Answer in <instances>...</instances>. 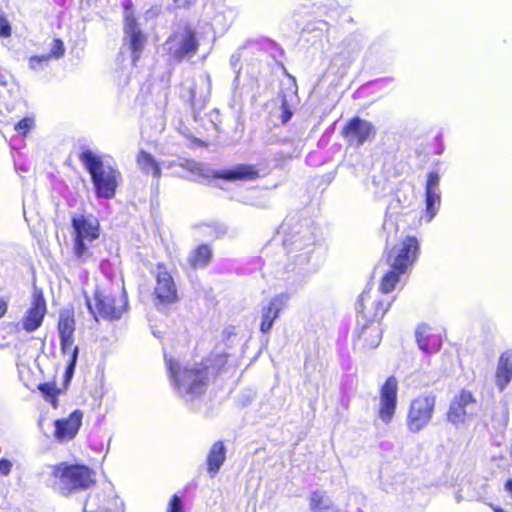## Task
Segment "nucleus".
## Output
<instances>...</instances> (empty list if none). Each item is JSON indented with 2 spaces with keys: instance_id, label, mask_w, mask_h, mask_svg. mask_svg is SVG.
I'll return each instance as SVG.
<instances>
[{
  "instance_id": "nucleus-1",
  "label": "nucleus",
  "mask_w": 512,
  "mask_h": 512,
  "mask_svg": "<svg viewBox=\"0 0 512 512\" xmlns=\"http://www.w3.org/2000/svg\"><path fill=\"white\" fill-rule=\"evenodd\" d=\"M174 387L186 402L201 396L209 383L208 366L204 363H193L180 366L172 359L166 360Z\"/></svg>"
},
{
  "instance_id": "nucleus-2",
  "label": "nucleus",
  "mask_w": 512,
  "mask_h": 512,
  "mask_svg": "<svg viewBox=\"0 0 512 512\" xmlns=\"http://www.w3.org/2000/svg\"><path fill=\"white\" fill-rule=\"evenodd\" d=\"M79 159L91 176L96 196L112 199L121 179L118 168L89 149L83 150Z\"/></svg>"
},
{
  "instance_id": "nucleus-3",
  "label": "nucleus",
  "mask_w": 512,
  "mask_h": 512,
  "mask_svg": "<svg viewBox=\"0 0 512 512\" xmlns=\"http://www.w3.org/2000/svg\"><path fill=\"white\" fill-rule=\"evenodd\" d=\"M53 487L62 495L88 489L95 483V472L85 465L61 463L53 469Z\"/></svg>"
},
{
  "instance_id": "nucleus-4",
  "label": "nucleus",
  "mask_w": 512,
  "mask_h": 512,
  "mask_svg": "<svg viewBox=\"0 0 512 512\" xmlns=\"http://www.w3.org/2000/svg\"><path fill=\"white\" fill-rule=\"evenodd\" d=\"M86 304L96 321H99L100 318L109 321L118 320L126 310L127 297L124 291L113 293L107 288L97 287L93 301L86 297Z\"/></svg>"
},
{
  "instance_id": "nucleus-5",
  "label": "nucleus",
  "mask_w": 512,
  "mask_h": 512,
  "mask_svg": "<svg viewBox=\"0 0 512 512\" xmlns=\"http://www.w3.org/2000/svg\"><path fill=\"white\" fill-rule=\"evenodd\" d=\"M99 222L92 215L76 214L72 217L73 255L80 264L93 255L90 245L99 237Z\"/></svg>"
},
{
  "instance_id": "nucleus-6",
  "label": "nucleus",
  "mask_w": 512,
  "mask_h": 512,
  "mask_svg": "<svg viewBox=\"0 0 512 512\" xmlns=\"http://www.w3.org/2000/svg\"><path fill=\"white\" fill-rule=\"evenodd\" d=\"M181 167L192 173V180L203 182L211 177L221 178L228 181H249L256 179L259 174L252 165L239 164L231 169L221 172H214L208 166L197 163L193 160H185L180 164Z\"/></svg>"
},
{
  "instance_id": "nucleus-7",
  "label": "nucleus",
  "mask_w": 512,
  "mask_h": 512,
  "mask_svg": "<svg viewBox=\"0 0 512 512\" xmlns=\"http://www.w3.org/2000/svg\"><path fill=\"white\" fill-rule=\"evenodd\" d=\"M198 48L196 30L188 24L177 25L164 43L165 51L176 61L192 58Z\"/></svg>"
},
{
  "instance_id": "nucleus-8",
  "label": "nucleus",
  "mask_w": 512,
  "mask_h": 512,
  "mask_svg": "<svg viewBox=\"0 0 512 512\" xmlns=\"http://www.w3.org/2000/svg\"><path fill=\"white\" fill-rule=\"evenodd\" d=\"M75 319L69 310L60 312L58 321V333L60 338L61 352L67 356V367L65 371L66 381L71 380L77 363L79 349L74 345Z\"/></svg>"
},
{
  "instance_id": "nucleus-9",
  "label": "nucleus",
  "mask_w": 512,
  "mask_h": 512,
  "mask_svg": "<svg viewBox=\"0 0 512 512\" xmlns=\"http://www.w3.org/2000/svg\"><path fill=\"white\" fill-rule=\"evenodd\" d=\"M436 406V396L433 393L418 395L411 400L407 415L406 427L411 433H419L431 423Z\"/></svg>"
},
{
  "instance_id": "nucleus-10",
  "label": "nucleus",
  "mask_w": 512,
  "mask_h": 512,
  "mask_svg": "<svg viewBox=\"0 0 512 512\" xmlns=\"http://www.w3.org/2000/svg\"><path fill=\"white\" fill-rule=\"evenodd\" d=\"M390 305L391 302L379 294V291H374L371 288L365 289L357 303L358 323H360V319L366 323H373L382 318Z\"/></svg>"
},
{
  "instance_id": "nucleus-11",
  "label": "nucleus",
  "mask_w": 512,
  "mask_h": 512,
  "mask_svg": "<svg viewBox=\"0 0 512 512\" xmlns=\"http://www.w3.org/2000/svg\"><path fill=\"white\" fill-rule=\"evenodd\" d=\"M420 251V245L416 237L407 236L395 245L387 256L389 267L407 272L416 262Z\"/></svg>"
},
{
  "instance_id": "nucleus-12",
  "label": "nucleus",
  "mask_w": 512,
  "mask_h": 512,
  "mask_svg": "<svg viewBox=\"0 0 512 512\" xmlns=\"http://www.w3.org/2000/svg\"><path fill=\"white\" fill-rule=\"evenodd\" d=\"M478 411V403L472 393L462 390L452 400L447 414L448 421L454 425L463 424Z\"/></svg>"
},
{
  "instance_id": "nucleus-13",
  "label": "nucleus",
  "mask_w": 512,
  "mask_h": 512,
  "mask_svg": "<svg viewBox=\"0 0 512 512\" xmlns=\"http://www.w3.org/2000/svg\"><path fill=\"white\" fill-rule=\"evenodd\" d=\"M156 285L154 295L157 305H169L178 299L177 288L172 275L163 264H158L155 271Z\"/></svg>"
},
{
  "instance_id": "nucleus-14",
  "label": "nucleus",
  "mask_w": 512,
  "mask_h": 512,
  "mask_svg": "<svg viewBox=\"0 0 512 512\" xmlns=\"http://www.w3.org/2000/svg\"><path fill=\"white\" fill-rule=\"evenodd\" d=\"M211 89L212 82L210 75L202 73L191 79L187 87V95L183 93L182 97L190 102L195 111L201 110L209 100Z\"/></svg>"
},
{
  "instance_id": "nucleus-15",
  "label": "nucleus",
  "mask_w": 512,
  "mask_h": 512,
  "mask_svg": "<svg viewBox=\"0 0 512 512\" xmlns=\"http://www.w3.org/2000/svg\"><path fill=\"white\" fill-rule=\"evenodd\" d=\"M398 381L394 376L389 377L380 389V404L378 415L382 422L392 421L397 407Z\"/></svg>"
},
{
  "instance_id": "nucleus-16",
  "label": "nucleus",
  "mask_w": 512,
  "mask_h": 512,
  "mask_svg": "<svg viewBox=\"0 0 512 512\" xmlns=\"http://www.w3.org/2000/svg\"><path fill=\"white\" fill-rule=\"evenodd\" d=\"M290 300V295L286 292L279 293L272 297L260 310V331L267 333L278 318L280 312L284 310Z\"/></svg>"
},
{
  "instance_id": "nucleus-17",
  "label": "nucleus",
  "mask_w": 512,
  "mask_h": 512,
  "mask_svg": "<svg viewBox=\"0 0 512 512\" xmlns=\"http://www.w3.org/2000/svg\"><path fill=\"white\" fill-rule=\"evenodd\" d=\"M313 243L314 238L312 237L309 227L293 232L283 241V245L288 250V253L305 250L304 253L298 256L300 258V262H306L309 260V254Z\"/></svg>"
},
{
  "instance_id": "nucleus-18",
  "label": "nucleus",
  "mask_w": 512,
  "mask_h": 512,
  "mask_svg": "<svg viewBox=\"0 0 512 512\" xmlns=\"http://www.w3.org/2000/svg\"><path fill=\"white\" fill-rule=\"evenodd\" d=\"M344 136L351 143L357 146L362 145L367 140H370L375 135L373 125L359 117H355L349 121L344 128Z\"/></svg>"
},
{
  "instance_id": "nucleus-19",
  "label": "nucleus",
  "mask_w": 512,
  "mask_h": 512,
  "mask_svg": "<svg viewBox=\"0 0 512 512\" xmlns=\"http://www.w3.org/2000/svg\"><path fill=\"white\" fill-rule=\"evenodd\" d=\"M440 176L437 172H430L428 175L425 195H426V212L424 219L430 222L438 212L441 204V192L439 189Z\"/></svg>"
},
{
  "instance_id": "nucleus-20",
  "label": "nucleus",
  "mask_w": 512,
  "mask_h": 512,
  "mask_svg": "<svg viewBox=\"0 0 512 512\" xmlns=\"http://www.w3.org/2000/svg\"><path fill=\"white\" fill-rule=\"evenodd\" d=\"M83 414L80 410L73 411L68 418L55 421V438L60 442L72 440L82 423Z\"/></svg>"
},
{
  "instance_id": "nucleus-21",
  "label": "nucleus",
  "mask_w": 512,
  "mask_h": 512,
  "mask_svg": "<svg viewBox=\"0 0 512 512\" xmlns=\"http://www.w3.org/2000/svg\"><path fill=\"white\" fill-rule=\"evenodd\" d=\"M46 313L45 300L41 295L34 296L32 306L27 311L26 316L23 320V327L27 332H33L37 330L43 321Z\"/></svg>"
},
{
  "instance_id": "nucleus-22",
  "label": "nucleus",
  "mask_w": 512,
  "mask_h": 512,
  "mask_svg": "<svg viewBox=\"0 0 512 512\" xmlns=\"http://www.w3.org/2000/svg\"><path fill=\"white\" fill-rule=\"evenodd\" d=\"M125 33L129 40L130 49L133 51V62L135 63L139 58L138 53L143 48L145 37L138 28L134 17L128 11L125 14Z\"/></svg>"
},
{
  "instance_id": "nucleus-23",
  "label": "nucleus",
  "mask_w": 512,
  "mask_h": 512,
  "mask_svg": "<svg viewBox=\"0 0 512 512\" xmlns=\"http://www.w3.org/2000/svg\"><path fill=\"white\" fill-rule=\"evenodd\" d=\"M416 340L419 348L426 353H435L442 345L441 337L433 334L428 325H421L417 328Z\"/></svg>"
},
{
  "instance_id": "nucleus-24",
  "label": "nucleus",
  "mask_w": 512,
  "mask_h": 512,
  "mask_svg": "<svg viewBox=\"0 0 512 512\" xmlns=\"http://www.w3.org/2000/svg\"><path fill=\"white\" fill-rule=\"evenodd\" d=\"M512 380V350L503 352L496 370V385L503 391Z\"/></svg>"
},
{
  "instance_id": "nucleus-25",
  "label": "nucleus",
  "mask_w": 512,
  "mask_h": 512,
  "mask_svg": "<svg viewBox=\"0 0 512 512\" xmlns=\"http://www.w3.org/2000/svg\"><path fill=\"white\" fill-rule=\"evenodd\" d=\"M226 458V449L223 442L218 441L215 442L208 454L207 457V470L210 476L213 478L220 470L222 464L224 463Z\"/></svg>"
},
{
  "instance_id": "nucleus-26",
  "label": "nucleus",
  "mask_w": 512,
  "mask_h": 512,
  "mask_svg": "<svg viewBox=\"0 0 512 512\" xmlns=\"http://www.w3.org/2000/svg\"><path fill=\"white\" fill-rule=\"evenodd\" d=\"M381 329L377 325H363L358 338L364 348L373 349L381 341Z\"/></svg>"
},
{
  "instance_id": "nucleus-27",
  "label": "nucleus",
  "mask_w": 512,
  "mask_h": 512,
  "mask_svg": "<svg viewBox=\"0 0 512 512\" xmlns=\"http://www.w3.org/2000/svg\"><path fill=\"white\" fill-rule=\"evenodd\" d=\"M137 166L138 168L146 174L151 173L152 176L159 180L161 177V168L158 164V162L154 159V157L147 153L146 151H139L137 155Z\"/></svg>"
},
{
  "instance_id": "nucleus-28",
  "label": "nucleus",
  "mask_w": 512,
  "mask_h": 512,
  "mask_svg": "<svg viewBox=\"0 0 512 512\" xmlns=\"http://www.w3.org/2000/svg\"><path fill=\"white\" fill-rule=\"evenodd\" d=\"M310 509L313 512H339L331 499L322 491H315L311 494Z\"/></svg>"
},
{
  "instance_id": "nucleus-29",
  "label": "nucleus",
  "mask_w": 512,
  "mask_h": 512,
  "mask_svg": "<svg viewBox=\"0 0 512 512\" xmlns=\"http://www.w3.org/2000/svg\"><path fill=\"white\" fill-rule=\"evenodd\" d=\"M212 251L208 245H200L191 251L188 256V263L192 268L205 267L211 260Z\"/></svg>"
},
{
  "instance_id": "nucleus-30",
  "label": "nucleus",
  "mask_w": 512,
  "mask_h": 512,
  "mask_svg": "<svg viewBox=\"0 0 512 512\" xmlns=\"http://www.w3.org/2000/svg\"><path fill=\"white\" fill-rule=\"evenodd\" d=\"M390 270L385 273V275L381 279L379 294H387L395 289L396 284L400 281L402 275L406 272H400L398 269H393V267H389Z\"/></svg>"
},
{
  "instance_id": "nucleus-31",
  "label": "nucleus",
  "mask_w": 512,
  "mask_h": 512,
  "mask_svg": "<svg viewBox=\"0 0 512 512\" xmlns=\"http://www.w3.org/2000/svg\"><path fill=\"white\" fill-rule=\"evenodd\" d=\"M39 390L45 396L46 400L49 403H51V405L54 408H56L57 407V403H58V401H57L58 390L55 387V385L54 384H50V383L41 384L39 386Z\"/></svg>"
},
{
  "instance_id": "nucleus-32",
  "label": "nucleus",
  "mask_w": 512,
  "mask_h": 512,
  "mask_svg": "<svg viewBox=\"0 0 512 512\" xmlns=\"http://www.w3.org/2000/svg\"><path fill=\"white\" fill-rule=\"evenodd\" d=\"M34 127V118L25 117L15 125V131L25 136Z\"/></svg>"
},
{
  "instance_id": "nucleus-33",
  "label": "nucleus",
  "mask_w": 512,
  "mask_h": 512,
  "mask_svg": "<svg viewBox=\"0 0 512 512\" xmlns=\"http://www.w3.org/2000/svg\"><path fill=\"white\" fill-rule=\"evenodd\" d=\"M84 512H98L101 510L98 494H90L84 504Z\"/></svg>"
},
{
  "instance_id": "nucleus-34",
  "label": "nucleus",
  "mask_w": 512,
  "mask_h": 512,
  "mask_svg": "<svg viewBox=\"0 0 512 512\" xmlns=\"http://www.w3.org/2000/svg\"><path fill=\"white\" fill-rule=\"evenodd\" d=\"M64 52L65 49L62 40L54 39L51 46V52L47 56H50V58L59 59L64 55Z\"/></svg>"
},
{
  "instance_id": "nucleus-35",
  "label": "nucleus",
  "mask_w": 512,
  "mask_h": 512,
  "mask_svg": "<svg viewBox=\"0 0 512 512\" xmlns=\"http://www.w3.org/2000/svg\"><path fill=\"white\" fill-rule=\"evenodd\" d=\"M50 56H33L29 60V66L33 70H40L48 63Z\"/></svg>"
},
{
  "instance_id": "nucleus-36",
  "label": "nucleus",
  "mask_w": 512,
  "mask_h": 512,
  "mask_svg": "<svg viewBox=\"0 0 512 512\" xmlns=\"http://www.w3.org/2000/svg\"><path fill=\"white\" fill-rule=\"evenodd\" d=\"M166 512H184V506L179 496L173 495L168 503Z\"/></svg>"
},
{
  "instance_id": "nucleus-37",
  "label": "nucleus",
  "mask_w": 512,
  "mask_h": 512,
  "mask_svg": "<svg viewBox=\"0 0 512 512\" xmlns=\"http://www.w3.org/2000/svg\"><path fill=\"white\" fill-rule=\"evenodd\" d=\"M0 36L7 38L11 36V26L3 12L0 11Z\"/></svg>"
},
{
  "instance_id": "nucleus-38",
  "label": "nucleus",
  "mask_w": 512,
  "mask_h": 512,
  "mask_svg": "<svg viewBox=\"0 0 512 512\" xmlns=\"http://www.w3.org/2000/svg\"><path fill=\"white\" fill-rule=\"evenodd\" d=\"M13 463L11 460L6 458L0 459V475L8 476L12 470Z\"/></svg>"
},
{
  "instance_id": "nucleus-39",
  "label": "nucleus",
  "mask_w": 512,
  "mask_h": 512,
  "mask_svg": "<svg viewBox=\"0 0 512 512\" xmlns=\"http://www.w3.org/2000/svg\"><path fill=\"white\" fill-rule=\"evenodd\" d=\"M282 108H283V113L281 115V119H282L283 123H286L290 120V118L292 116V112L288 110L287 103L285 100L282 102Z\"/></svg>"
},
{
  "instance_id": "nucleus-40",
  "label": "nucleus",
  "mask_w": 512,
  "mask_h": 512,
  "mask_svg": "<svg viewBox=\"0 0 512 512\" xmlns=\"http://www.w3.org/2000/svg\"><path fill=\"white\" fill-rule=\"evenodd\" d=\"M174 2L178 7L185 8L193 4L195 0H174Z\"/></svg>"
},
{
  "instance_id": "nucleus-41",
  "label": "nucleus",
  "mask_w": 512,
  "mask_h": 512,
  "mask_svg": "<svg viewBox=\"0 0 512 512\" xmlns=\"http://www.w3.org/2000/svg\"><path fill=\"white\" fill-rule=\"evenodd\" d=\"M7 312V303L3 300H0V318L4 316Z\"/></svg>"
},
{
  "instance_id": "nucleus-42",
  "label": "nucleus",
  "mask_w": 512,
  "mask_h": 512,
  "mask_svg": "<svg viewBox=\"0 0 512 512\" xmlns=\"http://www.w3.org/2000/svg\"><path fill=\"white\" fill-rule=\"evenodd\" d=\"M239 62V56L232 55L230 58V63L233 67H236L237 63Z\"/></svg>"
},
{
  "instance_id": "nucleus-43",
  "label": "nucleus",
  "mask_w": 512,
  "mask_h": 512,
  "mask_svg": "<svg viewBox=\"0 0 512 512\" xmlns=\"http://www.w3.org/2000/svg\"><path fill=\"white\" fill-rule=\"evenodd\" d=\"M506 490L510 493L512 497V480H508L505 484Z\"/></svg>"
},
{
  "instance_id": "nucleus-44",
  "label": "nucleus",
  "mask_w": 512,
  "mask_h": 512,
  "mask_svg": "<svg viewBox=\"0 0 512 512\" xmlns=\"http://www.w3.org/2000/svg\"><path fill=\"white\" fill-rule=\"evenodd\" d=\"M0 84L3 85V86H7L8 85V82L4 79H0Z\"/></svg>"
}]
</instances>
